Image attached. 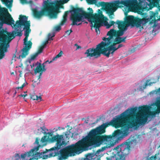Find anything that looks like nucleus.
<instances>
[{
	"label": "nucleus",
	"mask_w": 160,
	"mask_h": 160,
	"mask_svg": "<svg viewBox=\"0 0 160 160\" xmlns=\"http://www.w3.org/2000/svg\"><path fill=\"white\" fill-rule=\"evenodd\" d=\"M72 32L71 29L68 30L65 32V33L68 35H69L70 33Z\"/></svg>",
	"instance_id": "35"
},
{
	"label": "nucleus",
	"mask_w": 160,
	"mask_h": 160,
	"mask_svg": "<svg viewBox=\"0 0 160 160\" xmlns=\"http://www.w3.org/2000/svg\"><path fill=\"white\" fill-rule=\"evenodd\" d=\"M25 45L24 47L22 50V53L21 55H19L17 58L20 59V57L23 58L26 57L29 53V50L31 48L32 43L30 41H28L27 43H24Z\"/></svg>",
	"instance_id": "12"
},
{
	"label": "nucleus",
	"mask_w": 160,
	"mask_h": 160,
	"mask_svg": "<svg viewBox=\"0 0 160 160\" xmlns=\"http://www.w3.org/2000/svg\"><path fill=\"white\" fill-rule=\"evenodd\" d=\"M34 144H36L38 145L37 146H39V147L40 146V145L39 144V139L38 138H37L36 139L35 141V142L34 143Z\"/></svg>",
	"instance_id": "34"
},
{
	"label": "nucleus",
	"mask_w": 160,
	"mask_h": 160,
	"mask_svg": "<svg viewBox=\"0 0 160 160\" xmlns=\"http://www.w3.org/2000/svg\"><path fill=\"white\" fill-rule=\"evenodd\" d=\"M52 36H51V33H49L48 35V38H49V37H51Z\"/></svg>",
	"instance_id": "50"
},
{
	"label": "nucleus",
	"mask_w": 160,
	"mask_h": 160,
	"mask_svg": "<svg viewBox=\"0 0 160 160\" xmlns=\"http://www.w3.org/2000/svg\"><path fill=\"white\" fill-rule=\"evenodd\" d=\"M71 129H67V133L69 135L70 134V133L71 132L70 131V130Z\"/></svg>",
	"instance_id": "44"
},
{
	"label": "nucleus",
	"mask_w": 160,
	"mask_h": 160,
	"mask_svg": "<svg viewBox=\"0 0 160 160\" xmlns=\"http://www.w3.org/2000/svg\"><path fill=\"white\" fill-rule=\"evenodd\" d=\"M53 131L50 132H46L45 135L42 138L41 142L42 143L47 142H56L55 146L49 149H46V151L43 152H38L39 146H36L29 152L21 155L22 158L32 157V159L38 160L42 158L47 159L48 158L58 156V160H65L69 156H73L75 154H79L82 152L86 147L91 146L87 137L85 140H81L75 144H72L62 148L67 145L63 135L58 134L52 137Z\"/></svg>",
	"instance_id": "2"
},
{
	"label": "nucleus",
	"mask_w": 160,
	"mask_h": 160,
	"mask_svg": "<svg viewBox=\"0 0 160 160\" xmlns=\"http://www.w3.org/2000/svg\"><path fill=\"white\" fill-rule=\"evenodd\" d=\"M116 23L118 25V27L119 29H127L126 27V24L124 21L118 20L116 21Z\"/></svg>",
	"instance_id": "16"
},
{
	"label": "nucleus",
	"mask_w": 160,
	"mask_h": 160,
	"mask_svg": "<svg viewBox=\"0 0 160 160\" xmlns=\"http://www.w3.org/2000/svg\"><path fill=\"white\" fill-rule=\"evenodd\" d=\"M22 65H22V63H21V66H19V67H21L22 66Z\"/></svg>",
	"instance_id": "60"
},
{
	"label": "nucleus",
	"mask_w": 160,
	"mask_h": 160,
	"mask_svg": "<svg viewBox=\"0 0 160 160\" xmlns=\"http://www.w3.org/2000/svg\"><path fill=\"white\" fill-rule=\"evenodd\" d=\"M48 40H47L46 41H45L44 43H43V44L42 45V46H44V48H45V46L47 44H48Z\"/></svg>",
	"instance_id": "37"
},
{
	"label": "nucleus",
	"mask_w": 160,
	"mask_h": 160,
	"mask_svg": "<svg viewBox=\"0 0 160 160\" xmlns=\"http://www.w3.org/2000/svg\"><path fill=\"white\" fill-rule=\"evenodd\" d=\"M107 160H111V158H107Z\"/></svg>",
	"instance_id": "57"
},
{
	"label": "nucleus",
	"mask_w": 160,
	"mask_h": 160,
	"mask_svg": "<svg viewBox=\"0 0 160 160\" xmlns=\"http://www.w3.org/2000/svg\"><path fill=\"white\" fill-rule=\"evenodd\" d=\"M28 3H29V4H32L33 3V2L32 0H30L28 2Z\"/></svg>",
	"instance_id": "48"
},
{
	"label": "nucleus",
	"mask_w": 160,
	"mask_h": 160,
	"mask_svg": "<svg viewBox=\"0 0 160 160\" xmlns=\"http://www.w3.org/2000/svg\"><path fill=\"white\" fill-rule=\"evenodd\" d=\"M69 0H54L51 2H48V0L44 1L40 10L37 8L32 9L33 17L38 19H41L44 16L48 17L51 19H56L60 12V9L63 8V5Z\"/></svg>",
	"instance_id": "4"
},
{
	"label": "nucleus",
	"mask_w": 160,
	"mask_h": 160,
	"mask_svg": "<svg viewBox=\"0 0 160 160\" xmlns=\"http://www.w3.org/2000/svg\"><path fill=\"white\" fill-rule=\"evenodd\" d=\"M22 4L24 3H28V2L26 0H20Z\"/></svg>",
	"instance_id": "38"
},
{
	"label": "nucleus",
	"mask_w": 160,
	"mask_h": 160,
	"mask_svg": "<svg viewBox=\"0 0 160 160\" xmlns=\"http://www.w3.org/2000/svg\"><path fill=\"white\" fill-rule=\"evenodd\" d=\"M138 108V113L137 107L128 109L110 122L91 130L87 137L91 146L98 147L104 142L107 148H110L128 135L129 128L145 124L149 107L144 105Z\"/></svg>",
	"instance_id": "1"
},
{
	"label": "nucleus",
	"mask_w": 160,
	"mask_h": 160,
	"mask_svg": "<svg viewBox=\"0 0 160 160\" xmlns=\"http://www.w3.org/2000/svg\"><path fill=\"white\" fill-rule=\"evenodd\" d=\"M42 72H39V73H40L38 77V80L39 79H40V78Z\"/></svg>",
	"instance_id": "41"
},
{
	"label": "nucleus",
	"mask_w": 160,
	"mask_h": 160,
	"mask_svg": "<svg viewBox=\"0 0 160 160\" xmlns=\"http://www.w3.org/2000/svg\"><path fill=\"white\" fill-rule=\"evenodd\" d=\"M73 8H76L77 7L75 8L74 7H73V6H72V7L71 8V10H70L69 11H66L64 12V14H63V16L62 19L60 22V25H64L65 24V23H66V21L67 20V18L68 17V13H69V12H70L71 13V17H70V19L72 21V23L71 24L73 23V21L71 20V18L72 14L73 13V12H71V11L72 10V9Z\"/></svg>",
	"instance_id": "14"
},
{
	"label": "nucleus",
	"mask_w": 160,
	"mask_h": 160,
	"mask_svg": "<svg viewBox=\"0 0 160 160\" xmlns=\"http://www.w3.org/2000/svg\"><path fill=\"white\" fill-rule=\"evenodd\" d=\"M38 55V53H36V52L34 54H33V55H32L31 57V58L30 60H29V63L31 62V60H34L35 59V58H36V57Z\"/></svg>",
	"instance_id": "30"
},
{
	"label": "nucleus",
	"mask_w": 160,
	"mask_h": 160,
	"mask_svg": "<svg viewBox=\"0 0 160 160\" xmlns=\"http://www.w3.org/2000/svg\"><path fill=\"white\" fill-rule=\"evenodd\" d=\"M27 96V94H21L20 95H19V96H20V97H23L24 98L26 96Z\"/></svg>",
	"instance_id": "43"
},
{
	"label": "nucleus",
	"mask_w": 160,
	"mask_h": 160,
	"mask_svg": "<svg viewBox=\"0 0 160 160\" xmlns=\"http://www.w3.org/2000/svg\"><path fill=\"white\" fill-rule=\"evenodd\" d=\"M88 4H93L96 5V0H86Z\"/></svg>",
	"instance_id": "27"
},
{
	"label": "nucleus",
	"mask_w": 160,
	"mask_h": 160,
	"mask_svg": "<svg viewBox=\"0 0 160 160\" xmlns=\"http://www.w3.org/2000/svg\"><path fill=\"white\" fill-rule=\"evenodd\" d=\"M30 98L31 99L33 100H40V101H41L42 98L40 96H38L37 95H35V93H32V94H30Z\"/></svg>",
	"instance_id": "20"
},
{
	"label": "nucleus",
	"mask_w": 160,
	"mask_h": 160,
	"mask_svg": "<svg viewBox=\"0 0 160 160\" xmlns=\"http://www.w3.org/2000/svg\"><path fill=\"white\" fill-rule=\"evenodd\" d=\"M157 92H160V88H159L157 90Z\"/></svg>",
	"instance_id": "55"
},
{
	"label": "nucleus",
	"mask_w": 160,
	"mask_h": 160,
	"mask_svg": "<svg viewBox=\"0 0 160 160\" xmlns=\"http://www.w3.org/2000/svg\"><path fill=\"white\" fill-rule=\"evenodd\" d=\"M17 52V50L16 49V51H15V52L14 54L13 58L16 57V55Z\"/></svg>",
	"instance_id": "46"
},
{
	"label": "nucleus",
	"mask_w": 160,
	"mask_h": 160,
	"mask_svg": "<svg viewBox=\"0 0 160 160\" xmlns=\"http://www.w3.org/2000/svg\"><path fill=\"white\" fill-rule=\"evenodd\" d=\"M74 46L77 47L76 50H77L79 48H81V47L80 46H78L77 43L75 44Z\"/></svg>",
	"instance_id": "39"
},
{
	"label": "nucleus",
	"mask_w": 160,
	"mask_h": 160,
	"mask_svg": "<svg viewBox=\"0 0 160 160\" xmlns=\"http://www.w3.org/2000/svg\"><path fill=\"white\" fill-rule=\"evenodd\" d=\"M156 106L157 107L156 111L158 113H160V100H158L155 103Z\"/></svg>",
	"instance_id": "25"
},
{
	"label": "nucleus",
	"mask_w": 160,
	"mask_h": 160,
	"mask_svg": "<svg viewBox=\"0 0 160 160\" xmlns=\"http://www.w3.org/2000/svg\"><path fill=\"white\" fill-rule=\"evenodd\" d=\"M148 160H153V158H152V156L150 157Z\"/></svg>",
	"instance_id": "51"
},
{
	"label": "nucleus",
	"mask_w": 160,
	"mask_h": 160,
	"mask_svg": "<svg viewBox=\"0 0 160 160\" xmlns=\"http://www.w3.org/2000/svg\"><path fill=\"white\" fill-rule=\"evenodd\" d=\"M102 39L104 42H102L97 45L96 48H90L86 51L85 54H87V57H94L95 58H97L100 57L102 54L108 58L110 54L112 55L114 52L118 49L115 47L105 48L106 47L108 46L112 43L111 39L108 41L109 39L103 37Z\"/></svg>",
	"instance_id": "5"
},
{
	"label": "nucleus",
	"mask_w": 160,
	"mask_h": 160,
	"mask_svg": "<svg viewBox=\"0 0 160 160\" xmlns=\"http://www.w3.org/2000/svg\"><path fill=\"white\" fill-rule=\"evenodd\" d=\"M16 154V156H18V157L19 156V154L17 153V154Z\"/></svg>",
	"instance_id": "56"
},
{
	"label": "nucleus",
	"mask_w": 160,
	"mask_h": 160,
	"mask_svg": "<svg viewBox=\"0 0 160 160\" xmlns=\"http://www.w3.org/2000/svg\"><path fill=\"white\" fill-rule=\"evenodd\" d=\"M52 37H54L55 36V34L54 33H53L52 34H51Z\"/></svg>",
	"instance_id": "52"
},
{
	"label": "nucleus",
	"mask_w": 160,
	"mask_h": 160,
	"mask_svg": "<svg viewBox=\"0 0 160 160\" xmlns=\"http://www.w3.org/2000/svg\"><path fill=\"white\" fill-rule=\"evenodd\" d=\"M150 19H152L151 21L150 22V23H151L156 22V17L157 15H158V12H154L153 11H150Z\"/></svg>",
	"instance_id": "17"
},
{
	"label": "nucleus",
	"mask_w": 160,
	"mask_h": 160,
	"mask_svg": "<svg viewBox=\"0 0 160 160\" xmlns=\"http://www.w3.org/2000/svg\"><path fill=\"white\" fill-rule=\"evenodd\" d=\"M40 128L43 131H45V130H46L47 131H48V129H46L44 127H41Z\"/></svg>",
	"instance_id": "40"
},
{
	"label": "nucleus",
	"mask_w": 160,
	"mask_h": 160,
	"mask_svg": "<svg viewBox=\"0 0 160 160\" xmlns=\"http://www.w3.org/2000/svg\"><path fill=\"white\" fill-rule=\"evenodd\" d=\"M31 66V67H32H32H34V64H33L32 65V66Z\"/></svg>",
	"instance_id": "62"
},
{
	"label": "nucleus",
	"mask_w": 160,
	"mask_h": 160,
	"mask_svg": "<svg viewBox=\"0 0 160 160\" xmlns=\"http://www.w3.org/2000/svg\"><path fill=\"white\" fill-rule=\"evenodd\" d=\"M102 151V149H98V150L95 152H93L94 153V155H95L97 157H99L101 155V154H100V153L101 151Z\"/></svg>",
	"instance_id": "29"
},
{
	"label": "nucleus",
	"mask_w": 160,
	"mask_h": 160,
	"mask_svg": "<svg viewBox=\"0 0 160 160\" xmlns=\"http://www.w3.org/2000/svg\"><path fill=\"white\" fill-rule=\"evenodd\" d=\"M134 51H135V50H134V49H133V50L132 49V50H131V52L132 53L133 52H134Z\"/></svg>",
	"instance_id": "54"
},
{
	"label": "nucleus",
	"mask_w": 160,
	"mask_h": 160,
	"mask_svg": "<svg viewBox=\"0 0 160 160\" xmlns=\"http://www.w3.org/2000/svg\"><path fill=\"white\" fill-rule=\"evenodd\" d=\"M62 54L63 52L62 51H61L58 54L52 58V60L50 62H49V63L52 62L53 61L56 60L57 58L61 57L62 56Z\"/></svg>",
	"instance_id": "24"
},
{
	"label": "nucleus",
	"mask_w": 160,
	"mask_h": 160,
	"mask_svg": "<svg viewBox=\"0 0 160 160\" xmlns=\"http://www.w3.org/2000/svg\"><path fill=\"white\" fill-rule=\"evenodd\" d=\"M52 37H49L48 38V41H50V40H53V39L52 38Z\"/></svg>",
	"instance_id": "47"
},
{
	"label": "nucleus",
	"mask_w": 160,
	"mask_h": 160,
	"mask_svg": "<svg viewBox=\"0 0 160 160\" xmlns=\"http://www.w3.org/2000/svg\"><path fill=\"white\" fill-rule=\"evenodd\" d=\"M46 71V69L45 68V65L44 63H43L42 65V72H45Z\"/></svg>",
	"instance_id": "32"
},
{
	"label": "nucleus",
	"mask_w": 160,
	"mask_h": 160,
	"mask_svg": "<svg viewBox=\"0 0 160 160\" xmlns=\"http://www.w3.org/2000/svg\"><path fill=\"white\" fill-rule=\"evenodd\" d=\"M149 2H151V1L153 2V6H157V5H159V2L160 0H147Z\"/></svg>",
	"instance_id": "26"
},
{
	"label": "nucleus",
	"mask_w": 160,
	"mask_h": 160,
	"mask_svg": "<svg viewBox=\"0 0 160 160\" xmlns=\"http://www.w3.org/2000/svg\"><path fill=\"white\" fill-rule=\"evenodd\" d=\"M115 23V22L113 21H111L110 24L108 23L107 22H105L104 25L106 26L107 28H109L111 26L113 25Z\"/></svg>",
	"instance_id": "23"
},
{
	"label": "nucleus",
	"mask_w": 160,
	"mask_h": 160,
	"mask_svg": "<svg viewBox=\"0 0 160 160\" xmlns=\"http://www.w3.org/2000/svg\"><path fill=\"white\" fill-rule=\"evenodd\" d=\"M152 158H153V160H156L157 158L156 157V154L155 155L152 156Z\"/></svg>",
	"instance_id": "45"
},
{
	"label": "nucleus",
	"mask_w": 160,
	"mask_h": 160,
	"mask_svg": "<svg viewBox=\"0 0 160 160\" xmlns=\"http://www.w3.org/2000/svg\"><path fill=\"white\" fill-rule=\"evenodd\" d=\"M50 62V61L49 62V60H47V61H45L44 63H47V62H48V63H49V62Z\"/></svg>",
	"instance_id": "53"
},
{
	"label": "nucleus",
	"mask_w": 160,
	"mask_h": 160,
	"mask_svg": "<svg viewBox=\"0 0 160 160\" xmlns=\"http://www.w3.org/2000/svg\"><path fill=\"white\" fill-rule=\"evenodd\" d=\"M44 48V46H40L38 48V49L37 52H36V53H38V55L39 54L41 53L42 52Z\"/></svg>",
	"instance_id": "28"
},
{
	"label": "nucleus",
	"mask_w": 160,
	"mask_h": 160,
	"mask_svg": "<svg viewBox=\"0 0 160 160\" xmlns=\"http://www.w3.org/2000/svg\"><path fill=\"white\" fill-rule=\"evenodd\" d=\"M144 22L146 23L148 19L145 18H140L132 15H129L126 17L125 22L127 26H131V27H136L137 28L140 27L141 25Z\"/></svg>",
	"instance_id": "8"
},
{
	"label": "nucleus",
	"mask_w": 160,
	"mask_h": 160,
	"mask_svg": "<svg viewBox=\"0 0 160 160\" xmlns=\"http://www.w3.org/2000/svg\"><path fill=\"white\" fill-rule=\"evenodd\" d=\"M19 20L16 21V27H21L22 26H24V29H25L24 35L25 37L23 39L24 43H27L28 38L29 36V33L31 32L30 29V23L29 21H28V17L25 16L20 15H19Z\"/></svg>",
	"instance_id": "7"
},
{
	"label": "nucleus",
	"mask_w": 160,
	"mask_h": 160,
	"mask_svg": "<svg viewBox=\"0 0 160 160\" xmlns=\"http://www.w3.org/2000/svg\"><path fill=\"white\" fill-rule=\"evenodd\" d=\"M19 72L20 73H22V71H19Z\"/></svg>",
	"instance_id": "63"
},
{
	"label": "nucleus",
	"mask_w": 160,
	"mask_h": 160,
	"mask_svg": "<svg viewBox=\"0 0 160 160\" xmlns=\"http://www.w3.org/2000/svg\"><path fill=\"white\" fill-rule=\"evenodd\" d=\"M150 81L149 80H148L146 81V82L145 83V84L143 86V88L144 89H145L146 88V87L148 85V83Z\"/></svg>",
	"instance_id": "33"
},
{
	"label": "nucleus",
	"mask_w": 160,
	"mask_h": 160,
	"mask_svg": "<svg viewBox=\"0 0 160 160\" xmlns=\"http://www.w3.org/2000/svg\"><path fill=\"white\" fill-rule=\"evenodd\" d=\"M137 2V1L136 0H125L121 1L118 0L115 1L114 3L99 2L97 5L98 7L102 6L103 10L110 16V18H112L113 17L110 16L113 14L114 12L118 8L123 7V6L130 7L134 6Z\"/></svg>",
	"instance_id": "6"
},
{
	"label": "nucleus",
	"mask_w": 160,
	"mask_h": 160,
	"mask_svg": "<svg viewBox=\"0 0 160 160\" xmlns=\"http://www.w3.org/2000/svg\"><path fill=\"white\" fill-rule=\"evenodd\" d=\"M87 10L88 12L85 11L82 8H73L71 12H73V13L72 14L71 17L73 23L71 25H79L82 24V22L79 23L77 22L82 21L84 18H87L92 24L91 26L95 28L97 33L99 34V28L102 25L104 20V17L102 12L98 9V13L94 14L92 8H89Z\"/></svg>",
	"instance_id": "3"
},
{
	"label": "nucleus",
	"mask_w": 160,
	"mask_h": 160,
	"mask_svg": "<svg viewBox=\"0 0 160 160\" xmlns=\"http://www.w3.org/2000/svg\"><path fill=\"white\" fill-rule=\"evenodd\" d=\"M62 129H64V128H62Z\"/></svg>",
	"instance_id": "64"
},
{
	"label": "nucleus",
	"mask_w": 160,
	"mask_h": 160,
	"mask_svg": "<svg viewBox=\"0 0 160 160\" xmlns=\"http://www.w3.org/2000/svg\"><path fill=\"white\" fill-rule=\"evenodd\" d=\"M9 47V44L0 42V60L4 57L5 55V53L8 52V48Z\"/></svg>",
	"instance_id": "13"
},
{
	"label": "nucleus",
	"mask_w": 160,
	"mask_h": 160,
	"mask_svg": "<svg viewBox=\"0 0 160 160\" xmlns=\"http://www.w3.org/2000/svg\"><path fill=\"white\" fill-rule=\"evenodd\" d=\"M100 158L97 157L93 153H88L86 155V158H84L83 160H100Z\"/></svg>",
	"instance_id": "15"
},
{
	"label": "nucleus",
	"mask_w": 160,
	"mask_h": 160,
	"mask_svg": "<svg viewBox=\"0 0 160 160\" xmlns=\"http://www.w3.org/2000/svg\"><path fill=\"white\" fill-rule=\"evenodd\" d=\"M16 27H15L16 31H13L12 34H10L7 31V34H6V37H7L6 38V40L5 42L3 41L2 42L6 44H9L12 39L15 38V36H21L22 35V31L19 30Z\"/></svg>",
	"instance_id": "10"
},
{
	"label": "nucleus",
	"mask_w": 160,
	"mask_h": 160,
	"mask_svg": "<svg viewBox=\"0 0 160 160\" xmlns=\"http://www.w3.org/2000/svg\"><path fill=\"white\" fill-rule=\"evenodd\" d=\"M115 149L117 151V154L116 155V160H125L124 156L126 153L124 152L123 151L127 149V147L126 144H122L120 146L116 147Z\"/></svg>",
	"instance_id": "9"
},
{
	"label": "nucleus",
	"mask_w": 160,
	"mask_h": 160,
	"mask_svg": "<svg viewBox=\"0 0 160 160\" xmlns=\"http://www.w3.org/2000/svg\"><path fill=\"white\" fill-rule=\"evenodd\" d=\"M5 4L6 6L9 9L12 7V2L9 0H1Z\"/></svg>",
	"instance_id": "19"
},
{
	"label": "nucleus",
	"mask_w": 160,
	"mask_h": 160,
	"mask_svg": "<svg viewBox=\"0 0 160 160\" xmlns=\"http://www.w3.org/2000/svg\"><path fill=\"white\" fill-rule=\"evenodd\" d=\"M25 83H24L22 85L21 87H17L16 88V89H22L25 86Z\"/></svg>",
	"instance_id": "36"
},
{
	"label": "nucleus",
	"mask_w": 160,
	"mask_h": 160,
	"mask_svg": "<svg viewBox=\"0 0 160 160\" xmlns=\"http://www.w3.org/2000/svg\"><path fill=\"white\" fill-rule=\"evenodd\" d=\"M58 129L59 130H61V127H58Z\"/></svg>",
	"instance_id": "58"
},
{
	"label": "nucleus",
	"mask_w": 160,
	"mask_h": 160,
	"mask_svg": "<svg viewBox=\"0 0 160 160\" xmlns=\"http://www.w3.org/2000/svg\"><path fill=\"white\" fill-rule=\"evenodd\" d=\"M123 46V45L122 44H120L118 45L117 48H118V49L121 47H122Z\"/></svg>",
	"instance_id": "42"
},
{
	"label": "nucleus",
	"mask_w": 160,
	"mask_h": 160,
	"mask_svg": "<svg viewBox=\"0 0 160 160\" xmlns=\"http://www.w3.org/2000/svg\"><path fill=\"white\" fill-rule=\"evenodd\" d=\"M63 25H61L60 22V23L59 25L56 26L55 27V30L56 31H59L61 29V26H63Z\"/></svg>",
	"instance_id": "31"
},
{
	"label": "nucleus",
	"mask_w": 160,
	"mask_h": 160,
	"mask_svg": "<svg viewBox=\"0 0 160 160\" xmlns=\"http://www.w3.org/2000/svg\"><path fill=\"white\" fill-rule=\"evenodd\" d=\"M158 21H160V16H159V18L157 20Z\"/></svg>",
	"instance_id": "59"
},
{
	"label": "nucleus",
	"mask_w": 160,
	"mask_h": 160,
	"mask_svg": "<svg viewBox=\"0 0 160 160\" xmlns=\"http://www.w3.org/2000/svg\"><path fill=\"white\" fill-rule=\"evenodd\" d=\"M126 29H119V30L117 31L113 29H111L107 33V35L109 37L107 38L108 41L110 40V39L113 38V37H120L122 36L124 33V31Z\"/></svg>",
	"instance_id": "11"
},
{
	"label": "nucleus",
	"mask_w": 160,
	"mask_h": 160,
	"mask_svg": "<svg viewBox=\"0 0 160 160\" xmlns=\"http://www.w3.org/2000/svg\"><path fill=\"white\" fill-rule=\"evenodd\" d=\"M116 38L114 39L116 42L120 44L121 43L125 42L126 37H116Z\"/></svg>",
	"instance_id": "18"
},
{
	"label": "nucleus",
	"mask_w": 160,
	"mask_h": 160,
	"mask_svg": "<svg viewBox=\"0 0 160 160\" xmlns=\"http://www.w3.org/2000/svg\"><path fill=\"white\" fill-rule=\"evenodd\" d=\"M42 71V64L39 63L34 70V73L36 74L38 73H39Z\"/></svg>",
	"instance_id": "21"
},
{
	"label": "nucleus",
	"mask_w": 160,
	"mask_h": 160,
	"mask_svg": "<svg viewBox=\"0 0 160 160\" xmlns=\"http://www.w3.org/2000/svg\"><path fill=\"white\" fill-rule=\"evenodd\" d=\"M112 41V43L109 45L107 47H106L105 48H110L111 47H115V46L117 44H118V43L116 42L115 39H114L113 37V38L111 39Z\"/></svg>",
	"instance_id": "22"
},
{
	"label": "nucleus",
	"mask_w": 160,
	"mask_h": 160,
	"mask_svg": "<svg viewBox=\"0 0 160 160\" xmlns=\"http://www.w3.org/2000/svg\"><path fill=\"white\" fill-rule=\"evenodd\" d=\"M16 93H17V92L16 91H15V92L14 93V94L15 95Z\"/></svg>",
	"instance_id": "61"
},
{
	"label": "nucleus",
	"mask_w": 160,
	"mask_h": 160,
	"mask_svg": "<svg viewBox=\"0 0 160 160\" xmlns=\"http://www.w3.org/2000/svg\"><path fill=\"white\" fill-rule=\"evenodd\" d=\"M156 82H150L149 83V84H148V85H151L152 84H153V83H155Z\"/></svg>",
	"instance_id": "49"
}]
</instances>
